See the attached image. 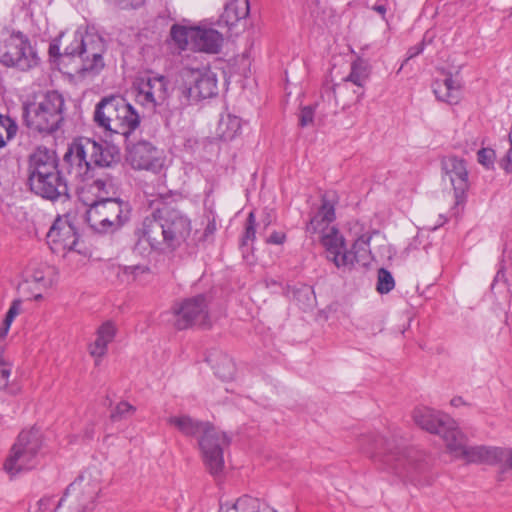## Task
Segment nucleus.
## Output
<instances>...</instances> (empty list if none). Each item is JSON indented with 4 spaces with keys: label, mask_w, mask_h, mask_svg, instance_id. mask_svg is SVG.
Wrapping results in <instances>:
<instances>
[{
    "label": "nucleus",
    "mask_w": 512,
    "mask_h": 512,
    "mask_svg": "<svg viewBox=\"0 0 512 512\" xmlns=\"http://www.w3.org/2000/svg\"><path fill=\"white\" fill-rule=\"evenodd\" d=\"M192 233L190 217L177 207L164 204L145 217L137 235L154 252L173 254L187 245Z\"/></svg>",
    "instance_id": "1"
},
{
    "label": "nucleus",
    "mask_w": 512,
    "mask_h": 512,
    "mask_svg": "<svg viewBox=\"0 0 512 512\" xmlns=\"http://www.w3.org/2000/svg\"><path fill=\"white\" fill-rule=\"evenodd\" d=\"M358 446L380 469L401 478L413 479L428 466V456L421 450L400 446L374 432L362 434Z\"/></svg>",
    "instance_id": "2"
},
{
    "label": "nucleus",
    "mask_w": 512,
    "mask_h": 512,
    "mask_svg": "<svg viewBox=\"0 0 512 512\" xmlns=\"http://www.w3.org/2000/svg\"><path fill=\"white\" fill-rule=\"evenodd\" d=\"M63 161L68 165V173L77 182L80 217L94 229L91 212L96 207V140L83 137L74 140L65 152Z\"/></svg>",
    "instance_id": "3"
},
{
    "label": "nucleus",
    "mask_w": 512,
    "mask_h": 512,
    "mask_svg": "<svg viewBox=\"0 0 512 512\" xmlns=\"http://www.w3.org/2000/svg\"><path fill=\"white\" fill-rule=\"evenodd\" d=\"M28 185L30 190L47 200L67 198L68 185L58 170L56 153L45 147H38L29 158Z\"/></svg>",
    "instance_id": "4"
},
{
    "label": "nucleus",
    "mask_w": 512,
    "mask_h": 512,
    "mask_svg": "<svg viewBox=\"0 0 512 512\" xmlns=\"http://www.w3.org/2000/svg\"><path fill=\"white\" fill-rule=\"evenodd\" d=\"M335 199L333 195L325 193L322 196L321 206L306 225L308 234L319 233L320 242L325 249L326 258L338 269H345L347 264L346 242L338 228L331 225L335 221Z\"/></svg>",
    "instance_id": "5"
},
{
    "label": "nucleus",
    "mask_w": 512,
    "mask_h": 512,
    "mask_svg": "<svg viewBox=\"0 0 512 512\" xmlns=\"http://www.w3.org/2000/svg\"><path fill=\"white\" fill-rule=\"evenodd\" d=\"M176 92L182 105H190L218 94L217 74L209 67H188L181 69Z\"/></svg>",
    "instance_id": "6"
},
{
    "label": "nucleus",
    "mask_w": 512,
    "mask_h": 512,
    "mask_svg": "<svg viewBox=\"0 0 512 512\" xmlns=\"http://www.w3.org/2000/svg\"><path fill=\"white\" fill-rule=\"evenodd\" d=\"M0 63L8 68L27 72L40 63V58L28 37L20 31L4 28L0 34Z\"/></svg>",
    "instance_id": "7"
},
{
    "label": "nucleus",
    "mask_w": 512,
    "mask_h": 512,
    "mask_svg": "<svg viewBox=\"0 0 512 512\" xmlns=\"http://www.w3.org/2000/svg\"><path fill=\"white\" fill-rule=\"evenodd\" d=\"M42 434L37 428L23 430L10 449L3 468L11 477L35 468L39 463Z\"/></svg>",
    "instance_id": "8"
},
{
    "label": "nucleus",
    "mask_w": 512,
    "mask_h": 512,
    "mask_svg": "<svg viewBox=\"0 0 512 512\" xmlns=\"http://www.w3.org/2000/svg\"><path fill=\"white\" fill-rule=\"evenodd\" d=\"M64 98L57 91L47 92L38 104L25 109L27 126L39 132H53L63 121Z\"/></svg>",
    "instance_id": "9"
},
{
    "label": "nucleus",
    "mask_w": 512,
    "mask_h": 512,
    "mask_svg": "<svg viewBox=\"0 0 512 512\" xmlns=\"http://www.w3.org/2000/svg\"><path fill=\"white\" fill-rule=\"evenodd\" d=\"M96 482L92 471H84L66 489L54 512H87L94 508Z\"/></svg>",
    "instance_id": "10"
},
{
    "label": "nucleus",
    "mask_w": 512,
    "mask_h": 512,
    "mask_svg": "<svg viewBox=\"0 0 512 512\" xmlns=\"http://www.w3.org/2000/svg\"><path fill=\"white\" fill-rule=\"evenodd\" d=\"M47 244L54 254L64 258L86 254L79 246V238L69 216H58L47 233Z\"/></svg>",
    "instance_id": "11"
},
{
    "label": "nucleus",
    "mask_w": 512,
    "mask_h": 512,
    "mask_svg": "<svg viewBox=\"0 0 512 512\" xmlns=\"http://www.w3.org/2000/svg\"><path fill=\"white\" fill-rule=\"evenodd\" d=\"M175 326L179 330L193 326L210 327L211 319L206 296L197 295L174 304Z\"/></svg>",
    "instance_id": "12"
},
{
    "label": "nucleus",
    "mask_w": 512,
    "mask_h": 512,
    "mask_svg": "<svg viewBox=\"0 0 512 512\" xmlns=\"http://www.w3.org/2000/svg\"><path fill=\"white\" fill-rule=\"evenodd\" d=\"M229 438L212 424L198 439L203 461L212 475H218L224 467L223 450L229 445Z\"/></svg>",
    "instance_id": "13"
},
{
    "label": "nucleus",
    "mask_w": 512,
    "mask_h": 512,
    "mask_svg": "<svg viewBox=\"0 0 512 512\" xmlns=\"http://www.w3.org/2000/svg\"><path fill=\"white\" fill-rule=\"evenodd\" d=\"M104 187L105 183L98 179V216L101 217L98 234L118 231L128 219L123 214L127 205L119 198L103 197L101 191Z\"/></svg>",
    "instance_id": "14"
},
{
    "label": "nucleus",
    "mask_w": 512,
    "mask_h": 512,
    "mask_svg": "<svg viewBox=\"0 0 512 512\" xmlns=\"http://www.w3.org/2000/svg\"><path fill=\"white\" fill-rule=\"evenodd\" d=\"M126 160L135 170H147L153 173H159L165 163L163 151L145 140L127 147Z\"/></svg>",
    "instance_id": "15"
},
{
    "label": "nucleus",
    "mask_w": 512,
    "mask_h": 512,
    "mask_svg": "<svg viewBox=\"0 0 512 512\" xmlns=\"http://www.w3.org/2000/svg\"><path fill=\"white\" fill-rule=\"evenodd\" d=\"M167 84L164 76L138 78L133 85L136 102L149 109L162 105L168 96Z\"/></svg>",
    "instance_id": "16"
},
{
    "label": "nucleus",
    "mask_w": 512,
    "mask_h": 512,
    "mask_svg": "<svg viewBox=\"0 0 512 512\" xmlns=\"http://www.w3.org/2000/svg\"><path fill=\"white\" fill-rule=\"evenodd\" d=\"M443 169L453 186L457 203L463 200L469 188L468 171L464 160L451 156L443 161Z\"/></svg>",
    "instance_id": "17"
},
{
    "label": "nucleus",
    "mask_w": 512,
    "mask_h": 512,
    "mask_svg": "<svg viewBox=\"0 0 512 512\" xmlns=\"http://www.w3.org/2000/svg\"><path fill=\"white\" fill-rule=\"evenodd\" d=\"M78 56L82 62V65L79 69V73L81 75H85L87 72H90L96 66V51L93 42L88 44L87 40L83 38L81 34L75 35L72 43L65 47L64 56L67 57H75Z\"/></svg>",
    "instance_id": "18"
},
{
    "label": "nucleus",
    "mask_w": 512,
    "mask_h": 512,
    "mask_svg": "<svg viewBox=\"0 0 512 512\" xmlns=\"http://www.w3.org/2000/svg\"><path fill=\"white\" fill-rule=\"evenodd\" d=\"M463 81L459 74L446 73L442 80L433 83V92L436 98L450 105L458 104L462 98Z\"/></svg>",
    "instance_id": "19"
},
{
    "label": "nucleus",
    "mask_w": 512,
    "mask_h": 512,
    "mask_svg": "<svg viewBox=\"0 0 512 512\" xmlns=\"http://www.w3.org/2000/svg\"><path fill=\"white\" fill-rule=\"evenodd\" d=\"M438 435L442 438L446 450L456 459H461L466 447L468 439L466 435L458 427L454 419L446 420V425Z\"/></svg>",
    "instance_id": "20"
},
{
    "label": "nucleus",
    "mask_w": 512,
    "mask_h": 512,
    "mask_svg": "<svg viewBox=\"0 0 512 512\" xmlns=\"http://www.w3.org/2000/svg\"><path fill=\"white\" fill-rule=\"evenodd\" d=\"M57 281V271L53 266L48 264H39L31 269L26 282L34 287L38 292H33L34 300L43 299L42 290L50 289Z\"/></svg>",
    "instance_id": "21"
},
{
    "label": "nucleus",
    "mask_w": 512,
    "mask_h": 512,
    "mask_svg": "<svg viewBox=\"0 0 512 512\" xmlns=\"http://www.w3.org/2000/svg\"><path fill=\"white\" fill-rule=\"evenodd\" d=\"M412 417L417 426L436 435L445 427L446 420L451 419L450 416L425 406L416 407Z\"/></svg>",
    "instance_id": "22"
},
{
    "label": "nucleus",
    "mask_w": 512,
    "mask_h": 512,
    "mask_svg": "<svg viewBox=\"0 0 512 512\" xmlns=\"http://www.w3.org/2000/svg\"><path fill=\"white\" fill-rule=\"evenodd\" d=\"M117 100H123L119 95H112L103 98L98 103V126L104 129V134L111 137V132L114 125H118V111H120V104Z\"/></svg>",
    "instance_id": "23"
},
{
    "label": "nucleus",
    "mask_w": 512,
    "mask_h": 512,
    "mask_svg": "<svg viewBox=\"0 0 512 512\" xmlns=\"http://www.w3.org/2000/svg\"><path fill=\"white\" fill-rule=\"evenodd\" d=\"M223 36L217 30L196 26L195 39L192 49L209 54L220 52Z\"/></svg>",
    "instance_id": "24"
},
{
    "label": "nucleus",
    "mask_w": 512,
    "mask_h": 512,
    "mask_svg": "<svg viewBox=\"0 0 512 512\" xmlns=\"http://www.w3.org/2000/svg\"><path fill=\"white\" fill-rule=\"evenodd\" d=\"M120 104V111H118L117 119L118 125H114L111 136L113 135H124L128 136L133 132L140 124V117L135 109L123 100H117Z\"/></svg>",
    "instance_id": "25"
},
{
    "label": "nucleus",
    "mask_w": 512,
    "mask_h": 512,
    "mask_svg": "<svg viewBox=\"0 0 512 512\" xmlns=\"http://www.w3.org/2000/svg\"><path fill=\"white\" fill-rule=\"evenodd\" d=\"M167 423L176 428L183 435L187 437H197L198 439L211 425L209 422L199 421L188 415L170 416L167 419Z\"/></svg>",
    "instance_id": "26"
},
{
    "label": "nucleus",
    "mask_w": 512,
    "mask_h": 512,
    "mask_svg": "<svg viewBox=\"0 0 512 512\" xmlns=\"http://www.w3.org/2000/svg\"><path fill=\"white\" fill-rule=\"evenodd\" d=\"M371 237L368 235H361L357 238L351 249L348 250L345 254L347 256V264L345 269H352L353 266L357 264H361L363 266L367 265L371 260V252L369 249Z\"/></svg>",
    "instance_id": "27"
},
{
    "label": "nucleus",
    "mask_w": 512,
    "mask_h": 512,
    "mask_svg": "<svg viewBox=\"0 0 512 512\" xmlns=\"http://www.w3.org/2000/svg\"><path fill=\"white\" fill-rule=\"evenodd\" d=\"M497 448L485 445H468L461 460H464L466 463L495 465Z\"/></svg>",
    "instance_id": "28"
},
{
    "label": "nucleus",
    "mask_w": 512,
    "mask_h": 512,
    "mask_svg": "<svg viewBox=\"0 0 512 512\" xmlns=\"http://www.w3.org/2000/svg\"><path fill=\"white\" fill-rule=\"evenodd\" d=\"M249 12L250 6L248 0H228L224 12L221 15V19L227 26L232 27L240 20L245 19L249 15Z\"/></svg>",
    "instance_id": "29"
},
{
    "label": "nucleus",
    "mask_w": 512,
    "mask_h": 512,
    "mask_svg": "<svg viewBox=\"0 0 512 512\" xmlns=\"http://www.w3.org/2000/svg\"><path fill=\"white\" fill-rule=\"evenodd\" d=\"M120 161V149L113 136L98 141V167H111Z\"/></svg>",
    "instance_id": "30"
},
{
    "label": "nucleus",
    "mask_w": 512,
    "mask_h": 512,
    "mask_svg": "<svg viewBox=\"0 0 512 512\" xmlns=\"http://www.w3.org/2000/svg\"><path fill=\"white\" fill-rule=\"evenodd\" d=\"M195 32L196 26L174 24L170 29V36L180 50H185L189 46L193 47Z\"/></svg>",
    "instance_id": "31"
},
{
    "label": "nucleus",
    "mask_w": 512,
    "mask_h": 512,
    "mask_svg": "<svg viewBox=\"0 0 512 512\" xmlns=\"http://www.w3.org/2000/svg\"><path fill=\"white\" fill-rule=\"evenodd\" d=\"M500 282L506 286L508 293H512V251L504 252L503 260L491 288L495 289Z\"/></svg>",
    "instance_id": "32"
},
{
    "label": "nucleus",
    "mask_w": 512,
    "mask_h": 512,
    "mask_svg": "<svg viewBox=\"0 0 512 512\" xmlns=\"http://www.w3.org/2000/svg\"><path fill=\"white\" fill-rule=\"evenodd\" d=\"M241 129V120L237 116H223L218 124L219 137L224 141H230L235 138Z\"/></svg>",
    "instance_id": "33"
},
{
    "label": "nucleus",
    "mask_w": 512,
    "mask_h": 512,
    "mask_svg": "<svg viewBox=\"0 0 512 512\" xmlns=\"http://www.w3.org/2000/svg\"><path fill=\"white\" fill-rule=\"evenodd\" d=\"M116 331L115 324L110 320L98 327V358L106 354L107 345L114 340Z\"/></svg>",
    "instance_id": "34"
},
{
    "label": "nucleus",
    "mask_w": 512,
    "mask_h": 512,
    "mask_svg": "<svg viewBox=\"0 0 512 512\" xmlns=\"http://www.w3.org/2000/svg\"><path fill=\"white\" fill-rule=\"evenodd\" d=\"M368 77L369 70L367 63L363 60H357L351 64V71L343 81L344 83L351 82L358 87H363Z\"/></svg>",
    "instance_id": "35"
},
{
    "label": "nucleus",
    "mask_w": 512,
    "mask_h": 512,
    "mask_svg": "<svg viewBox=\"0 0 512 512\" xmlns=\"http://www.w3.org/2000/svg\"><path fill=\"white\" fill-rule=\"evenodd\" d=\"M17 132L15 121L7 115L0 114V148L4 147Z\"/></svg>",
    "instance_id": "36"
},
{
    "label": "nucleus",
    "mask_w": 512,
    "mask_h": 512,
    "mask_svg": "<svg viewBox=\"0 0 512 512\" xmlns=\"http://www.w3.org/2000/svg\"><path fill=\"white\" fill-rule=\"evenodd\" d=\"M137 411V408L128 401H120L110 412V419L113 422L130 419Z\"/></svg>",
    "instance_id": "37"
},
{
    "label": "nucleus",
    "mask_w": 512,
    "mask_h": 512,
    "mask_svg": "<svg viewBox=\"0 0 512 512\" xmlns=\"http://www.w3.org/2000/svg\"><path fill=\"white\" fill-rule=\"evenodd\" d=\"M236 367L231 358L223 356L215 365V374L224 381L234 378Z\"/></svg>",
    "instance_id": "38"
},
{
    "label": "nucleus",
    "mask_w": 512,
    "mask_h": 512,
    "mask_svg": "<svg viewBox=\"0 0 512 512\" xmlns=\"http://www.w3.org/2000/svg\"><path fill=\"white\" fill-rule=\"evenodd\" d=\"M395 286V281L392 274L385 268L378 270L376 290L380 294L389 293Z\"/></svg>",
    "instance_id": "39"
},
{
    "label": "nucleus",
    "mask_w": 512,
    "mask_h": 512,
    "mask_svg": "<svg viewBox=\"0 0 512 512\" xmlns=\"http://www.w3.org/2000/svg\"><path fill=\"white\" fill-rule=\"evenodd\" d=\"M500 465L501 474L512 470V448H497L495 465Z\"/></svg>",
    "instance_id": "40"
},
{
    "label": "nucleus",
    "mask_w": 512,
    "mask_h": 512,
    "mask_svg": "<svg viewBox=\"0 0 512 512\" xmlns=\"http://www.w3.org/2000/svg\"><path fill=\"white\" fill-rule=\"evenodd\" d=\"M12 365L0 351V390L8 389Z\"/></svg>",
    "instance_id": "41"
},
{
    "label": "nucleus",
    "mask_w": 512,
    "mask_h": 512,
    "mask_svg": "<svg viewBox=\"0 0 512 512\" xmlns=\"http://www.w3.org/2000/svg\"><path fill=\"white\" fill-rule=\"evenodd\" d=\"M256 238V218L254 212H250L246 224L245 231L242 238V245H248V242H253Z\"/></svg>",
    "instance_id": "42"
},
{
    "label": "nucleus",
    "mask_w": 512,
    "mask_h": 512,
    "mask_svg": "<svg viewBox=\"0 0 512 512\" xmlns=\"http://www.w3.org/2000/svg\"><path fill=\"white\" fill-rule=\"evenodd\" d=\"M238 509L241 512H259L261 501L251 496H243L237 499Z\"/></svg>",
    "instance_id": "43"
},
{
    "label": "nucleus",
    "mask_w": 512,
    "mask_h": 512,
    "mask_svg": "<svg viewBox=\"0 0 512 512\" xmlns=\"http://www.w3.org/2000/svg\"><path fill=\"white\" fill-rule=\"evenodd\" d=\"M495 158V151L490 148H482L477 153L478 162L487 169L493 168Z\"/></svg>",
    "instance_id": "44"
},
{
    "label": "nucleus",
    "mask_w": 512,
    "mask_h": 512,
    "mask_svg": "<svg viewBox=\"0 0 512 512\" xmlns=\"http://www.w3.org/2000/svg\"><path fill=\"white\" fill-rule=\"evenodd\" d=\"M315 108L313 106H304L299 114V125L307 127L313 123Z\"/></svg>",
    "instance_id": "45"
},
{
    "label": "nucleus",
    "mask_w": 512,
    "mask_h": 512,
    "mask_svg": "<svg viewBox=\"0 0 512 512\" xmlns=\"http://www.w3.org/2000/svg\"><path fill=\"white\" fill-rule=\"evenodd\" d=\"M124 273L130 274L136 279L139 275L150 273V268L147 265L125 266Z\"/></svg>",
    "instance_id": "46"
},
{
    "label": "nucleus",
    "mask_w": 512,
    "mask_h": 512,
    "mask_svg": "<svg viewBox=\"0 0 512 512\" xmlns=\"http://www.w3.org/2000/svg\"><path fill=\"white\" fill-rule=\"evenodd\" d=\"M21 307V301L20 300H14L9 308V310L6 313V316L4 318V321L10 324L14 321L15 317L19 314Z\"/></svg>",
    "instance_id": "47"
},
{
    "label": "nucleus",
    "mask_w": 512,
    "mask_h": 512,
    "mask_svg": "<svg viewBox=\"0 0 512 512\" xmlns=\"http://www.w3.org/2000/svg\"><path fill=\"white\" fill-rule=\"evenodd\" d=\"M55 504V499L52 496H45L37 502V512H45Z\"/></svg>",
    "instance_id": "48"
},
{
    "label": "nucleus",
    "mask_w": 512,
    "mask_h": 512,
    "mask_svg": "<svg viewBox=\"0 0 512 512\" xmlns=\"http://www.w3.org/2000/svg\"><path fill=\"white\" fill-rule=\"evenodd\" d=\"M48 52H49L50 57L60 58V59L65 58L64 52L60 53V40H58V39H55L50 43Z\"/></svg>",
    "instance_id": "49"
},
{
    "label": "nucleus",
    "mask_w": 512,
    "mask_h": 512,
    "mask_svg": "<svg viewBox=\"0 0 512 512\" xmlns=\"http://www.w3.org/2000/svg\"><path fill=\"white\" fill-rule=\"evenodd\" d=\"M286 240V235L282 232H273L266 240L269 244L280 245L283 244Z\"/></svg>",
    "instance_id": "50"
},
{
    "label": "nucleus",
    "mask_w": 512,
    "mask_h": 512,
    "mask_svg": "<svg viewBox=\"0 0 512 512\" xmlns=\"http://www.w3.org/2000/svg\"><path fill=\"white\" fill-rule=\"evenodd\" d=\"M501 166L506 172H512V145H510L509 150L507 151L505 157L502 159Z\"/></svg>",
    "instance_id": "51"
},
{
    "label": "nucleus",
    "mask_w": 512,
    "mask_h": 512,
    "mask_svg": "<svg viewBox=\"0 0 512 512\" xmlns=\"http://www.w3.org/2000/svg\"><path fill=\"white\" fill-rule=\"evenodd\" d=\"M11 324L6 321H3L1 327H0V351L4 352L5 347V338L8 334V331L10 329Z\"/></svg>",
    "instance_id": "52"
},
{
    "label": "nucleus",
    "mask_w": 512,
    "mask_h": 512,
    "mask_svg": "<svg viewBox=\"0 0 512 512\" xmlns=\"http://www.w3.org/2000/svg\"><path fill=\"white\" fill-rule=\"evenodd\" d=\"M341 87H342V85L338 84L331 88H329V87L325 88L322 97H327L329 101H331L333 99L335 101V106H337L338 103H337L335 92H336V88L340 89Z\"/></svg>",
    "instance_id": "53"
},
{
    "label": "nucleus",
    "mask_w": 512,
    "mask_h": 512,
    "mask_svg": "<svg viewBox=\"0 0 512 512\" xmlns=\"http://www.w3.org/2000/svg\"><path fill=\"white\" fill-rule=\"evenodd\" d=\"M423 50H424V43L423 42L417 44L416 46H413V47L409 48V50L407 52V59H406V61L416 57L417 55L422 53Z\"/></svg>",
    "instance_id": "54"
},
{
    "label": "nucleus",
    "mask_w": 512,
    "mask_h": 512,
    "mask_svg": "<svg viewBox=\"0 0 512 512\" xmlns=\"http://www.w3.org/2000/svg\"><path fill=\"white\" fill-rule=\"evenodd\" d=\"M296 295L299 297H304L306 298L308 301L311 300L312 296H313V291L310 287L308 286H303L302 288L298 289L296 291Z\"/></svg>",
    "instance_id": "55"
},
{
    "label": "nucleus",
    "mask_w": 512,
    "mask_h": 512,
    "mask_svg": "<svg viewBox=\"0 0 512 512\" xmlns=\"http://www.w3.org/2000/svg\"><path fill=\"white\" fill-rule=\"evenodd\" d=\"M219 512H241V511L238 509V503L236 501L234 504H229V503L221 504Z\"/></svg>",
    "instance_id": "56"
},
{
    "label": "nucleus",
    "mask_w": 512,
    "mask_h": 512,
    "mask_svg": "<svg viewBox=\"0 0 512 512\" xmlns=\"http://www.w3.org/2000/svg\"><path fill=\"white\" fill-rule=\"evenodd\" d=\"M215 230H216V223H215V221H214V220H212V221H210V222L207 224V226H206V228H205V231H204V235H205V236H208V235H210V234H213V233L215 232Z\"/></svg>",
    "instance_id": "57"
},
{
    "label": "nucleus",
    "mask_w": 512,
    "mask_h": 512,
    "mask_svg": "<svg viewBox=\"0 0 512 512\" xmlns=\"http://www.w3.org/2000/svg\"><path fill=\"white\" fill-rule=\"evenodd\" d=\"M259 512H276V510H274L272 507L268 506L267 504L261 502Z\"/></svg>",
    "instance_id": "58"
},
{
    "label": "nucleus",
    "mask_w": 512,
    "mask_h": 512,
    "mask_svg": "<svg viewBox=\"0 0 512 512\" xmlns=\"http://www.w3.org/2000/svg\"><path fill=\"white\" fill-rule=\"evenodd\" d=\"M463 404V400L461 397H455L451 400V405L454 407H459Z\"/></svg>",
    "instance_id": "59"
},
{
    "label": "nucleus",
    "mask_w": 512,
    "mask_h": 512,
    "mask_svg": "<svg viewBox=\"0 0 512 512\" xmlns=\"http://www.w3.org/2000/svg\"><path fill=\"white\" fill-rule=\"evenodd\" d=\"M375 10H376L377 12H379V13H382V14L386 12L385 7H384V6H382V5L376 6V7H375Z\"/></svg>",
    "instance_id": "60"
},
{
    "label": "nucleus",
    "mask_w": 512,
    "mask_h": 512,
    "mask_svg": "<svg viewBox=\"0 0 512 512\" xmlns=\"http://www.w3.org/2000/svg\"><path fill=\"white\" fill-rule=\"evenodd\" d=\"M90 353H91V355L95 354V349L93 347H90Z\"/></svg>",
    "instance_id": "61"
},
{
    "label": "nucleus",
    "mask_w": 512,
    "mask_h": 512,
    "mask_svg": "<svg viewBox=\"0 0 512 512\" xmlns=\"http://www.w3.org/2000/svg\"><path fill=\"white\" fill-rule=\"evenodd\" d=\"M97 59H98V65H99L101 62V55L98 54Z\"/></svg>",
    "instance_id": "62"
},
{
    "label": "nucleus",
    "mask_w": 512,
    "mask_h": 512,
    "mask_svg": "<svg viewBox=\"0 0 512 512\" xmlns=\"http://www.w3.org/2000/svg\"><path fill=\"white\" fill-rule=\"evenodd\" d=\"M93 119L96 121V109L93 112Z\"/></svg>",
    "instance_id": "63"
},
{
    "label": "nucleus",
    "mask_w": 512,
    "mask_h": 512,
    "mask_svg": "<svg viewBox=\"0 0 512 512\" xmlns=\"http://www.w3.org/2000/svg\"><path fill=\"white\" fill-rule=\"evenodd\" d=\"M510 14L512 15V6H511Z\"/></svg>",
    "instance_id": "64"
}]
</instances>
